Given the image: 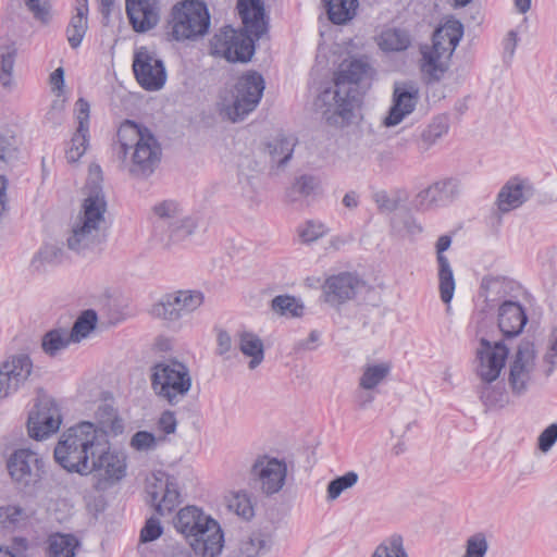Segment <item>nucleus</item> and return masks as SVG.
<instances>
[{
    "instance_id": "680f3d73",
    "label": "nucleus",
    "mask_w": 557,
    "mask_h": 557,
    "mask_svg": "<svg viewBox=\"0 0 557 557\" xmlns=\"http://www.w3.org/2000/svg\"><path fill=\"white\" fill-rule=\"evenodd\" d=\"M539 448L543 453H547L557 442V423L547 426L539 436Z\"/></svg>"
},
{
    "instance_id": "ea45409f",
    "label": "nucleus",
    "mask_w": 557,
    "mask_h": 557,
    "mask_svg": "<svg viewBox=\"0 0 557 557\" xmlns=\"http://www.w3.org/2000/svg\"><path fill=\"white\" fill-rule=\"evenodd\" d=\"M96 418L99 424L97 429L103 430L107 436L108 433H112L113 435L123 433V420L119 417L117 411L112 405L101 404L96 411Z\"/></svg>"
},
{
    "instance_id": "4d7b16f0",
    "label": "nucleus",
    "mask_w": 557,
    "mask_h": 557,
    "mask_svg": "<svg viewBox=\"0 0 557 557\" xmlns=\"http://www.w3.org/2000/svg\"><path fill=\"white\" fill-rule=\"evenodd\" d=\"M327 232L326 226L317 221H308L299 231V236L305 243H312L324 236Z\"/></svg>"
},
{
    "instance_id": "f03ea898",
    "label": "nucleus",
    "mask_w": 557,
    "mask_h": 557,
    "mask_svg": "<svg viewBox=\"0 0 557 557\" xmlns=\"http://www.w3.org/2000/svg\"><path fill=\"white\" fill-rule=\"evenodd\" d=\"M374 69L366 58L344 61L334 78V88L323 90L317 100V107H325L323 112L329 124H337L350 119L356 88L354 86L367 83L370 85Z\"/></svg>"
},
{
    "instance_id": "4468645a",
    "label": "nucleus",
    "mask_w": 557,
    "mask_h": 557,
    "mask_svg": "<svg viewBox=\"0 0 557 557\" xmlns=\"http://www.w3.org/2000/svg\"><path fill=\"white\" fill-rule=\"evenodd\" d=\"M133 71L137 83L148 91L160 90L166 82L163 61L147 47H139L135 50Z\"/></svg>"
},
{
    "instance_id": "2f4dec72",
    "label": "nucleus",
    "mask_w": 557,
    "mask_h": 557,
    "mask_svg": "<svg viewBox=\"0 0 557 557\" xmlns=\"http://www.w3.org/2000/svg\"><path fill=\"white\" fill-rule=\"evenodd\" d=\"M392 363L389 361L370 362L367 361L361 368L359 387L363 391H373L381 385L389 375Z\"/></svg>"
},
{
    "instance_id": "bb28decb",
    "label": "nucleus",
    "mask_w": 557,
    "mask_h": 557,
    "mask_svg": "<svg viewBox=\"0 0 557 557\" xmlns=\"http://www.w3.org/2000/svg\"><path fill=\"white\" fill-rule=\"evenodd\" d=\"M528 322L525 309L518 300H508L497 309V325L504 337H516Z\"/></svg>"
},
{
    "instance_id": "9b49d317",
    "label": "nucleus",
    "mask_w": 557,
    "mask_h": 557,
    "mask_svg": "<svg viewBox=\"0 0 557 557\" xmlns=\"http://www.w3.org/2000/svg\"><path fill=\"white\" fill-rule=\"evenodd\" d=\"M90 473H96L95 488L106 491L126 474V456L119 450L111 449L108 436L104 444L95 450V455L88 461Z\"/></svg>"
},
{
    "instance_id": "412c9836",
    "label": "nucleus",
    "mask_w": 557,
    "mask_h": 557,
    "mask_svg": "<svg viewBox=\"0 0 557 557\" xmlns=\"http://www.w3.org/2000/svg\"><path fill=\"white\" fill-rule=\"evenodd\" d=\"M196 556L216 557L224 546V534L216 520L210 516L190 537L186 539Z\"/></svg>"
},
{
    "instance_id": "a18cd8bd",
    "label": "nucleus",
    "mask_w": 557,
    "mask_h": 557,
    "mask_svg": "<svg viewBox=\"0 0 557 557\" xmlns=\"http://www.w3.org/2000/svg\"><path fill=\"white\" fill-rule=\"evenodd\" d=\"M154 214L159 218L157 230H165L170 221H175L181 215V208L176 201L164 200L153 207Z\"/></svg>"
},
{
    "instance_id": "1a4fd4ad",
    "label": "nucleus",
    "mask_w": 557,
    "mask_h": 557,
    "mask_svg": "<svg viewBox=\"0 0 557 557\" xmlns=\"http://www.w3.org/2000/svg\"><path fill=\"white\" fill-rule=\"evenodd\" d=\"M210 27V14L202 0H184L171 9L166 29L173 40H195Z\"/></svg>"
},
{
    "instance_id": "0e129e2a",
    "label": "nucleus",
    "mask_w": 557,
    "mask_h": 557,
    "mask_svg": "<svg viewBox=\"0 0 557 557\" xmlns=\"http://www.w3.org/2000/svg\"><path fill=\"white\" fill-rule=\"evenodd\" d=\"M24 515V509L17 505L0 506V523L9 521L17 522Z\"/></svg>"
},
{
    "instance_id": "5fc2aeb1",
    "label": "nucleus",
    "mask_w": 557,
    "mask_h": 557,
    "mask_svg": "<svg viewBox=\"0 0 557 557\" xmlns=\"http://www.w3.org/2000/svg\"><path fill=\"white\" fill-rule=\"evenodd\" d=\"M487 549L486 536L483 533H475L467 540L466 553L462 557H484Z\"/></svg>"
},
{
    "instance_id": "774afa93",
    "label": "nucleus",
    "mask_w": 557,
    "mask_h": 557,
    "mask_svg": "<svg viewBox=\"0 0 557 557\" xmlns=\"http://www.w3.org/2000/svg\"><path fill=\"white\" fill-rule=\"evenodd\" d=\"M7 549L15 557H26L25 553L28 549V541L25 537H14L11 546Z\"/></svg>"
},
{
    "instance_id": "3c124183",
    "label": "nucleus",
    "mask_w": 557,
    "mask_h": 557,
    "mask_svg": "<svg viewBox=\"0 0 557 557\" xmlns=\"http://www.w3.org/2000/svg\"><path fill=\"white\" fill-rule=\"evenodd\" d=\"M377 209L382 213H392L396 211L401 202L398 190L388 193L386 190H377L372 196Z\"/></svg>"
},
{
    "instance_id": "c03bdc74",
    "label": "nucleus",
    "mask_w": 557,
    "mask_h": 557,
    "mask_svg": "<svg viewBox=\"0 0 557 557\" xmlns=\"http://www.w3.org/2000/svg\"><path fill=\"white\" fill-rule=\"evenodd\" d=\"M64 251L55 244H46L35 255L32 264L36 270H41L45 265H54L62 262Z\"/></svg>"
},
{
    "instance_id": "473e14b6",
    "label": "nucleus",
    "mask_w": 557,
    "mask_h": 557,
    "mask_svg": "<svg viewBox=\"0 0 557 557\" xmlns=\"http://www.w3.org/2000/svg\"><path fill=\"white\" fill-rule=\"evenodd\" d=\"M198 227V220L190 215H180L175 221H170L166 227V237L161 239L166 245L180 244L189 238Z\"/></svg>"
},
{
    "instance_id": "052dcab7",
    "label": "nucleus",
    "mask_w": 557,
    "mask_h": 557,
    "mask_svg": "<svg viewBox=\"0 0 557 557\" xmlns=\"http://www.w3.org/2000/svg\"><path fill=\"white\" fill-rule=\"evenodd\" d=\"M318 187L319 181L312 175H301L294 184L295 190L305 197L313 194Z\"/></svg>"
},
{
    "instance_id": "f704fd0d",
    "label": "nucleus",
    "mask_w": 557,
    "mask_h": 557,
    "mask_svg": "<svg viewBox=\"0 0 557 557\" xmlns=\"http://www.w3.org/2000/svg\"><path fill=\"white\" fill-rule=\"evenodd\" d=\"M208 517L201 509L195 506H187L177 512L174 519V527L177 532L184 534L187 539L202 525L203 519Z\"/></svg>"
},
{
    "instance_id": "c756f323",
    "label": "nucleus",
    "mask_w": 557,
    "mask_h": 557,
    "mask_svg": "<svg viewBox=\"0 0 557 557\" xmlns=\"http://www.w3.org/2000/svg\"><path fill=\"white\" fill-rule=\"evenodd\" d=\"M274 545V536L270 531L256 530L242 539L231 557H263Z\"/></svg>"
},
{
    "instance_id": "f8f14e48",
    "label": "nucleus",
    "mask_w": 557,
    "mask_h": 557,
    "mask_svg": "<svg viewBox=\"0 0 557 557\" xmlns=\"http://www.w3.org/2000/svg\"><path fill=\"white\" fill-rule=\"evenodd\" d=\"M205 301V295L196 289H181L165 294L152 308V313L175 322L196 311Z\"/></svg>"
},
{
    "instance_id": "4c0bfd02",
    "label": "nucleus",
    "mask_w": 557,
    "mask_h": 557,
    "mask_svg": "<svg viewBox=\"0 0 557 557\" xmlns=\"http://www.w3.org/2000/svg\"><path fill=\"white\" fill-rule=\"evenodd\" d=\"M332 23L342 25L356 15L358 0H321Z\"/></svg>"
},
{
    "instance_id": "7ed1b4c3",
    "label": "nucleus",
    "mask_w": 557,
    "mask_h": 557,
    "mask_svg": "<svg viewBox=\"0 0 557 557\" xmlns=\"http://www.w3.org/2000/svg\"><path fill=\"white\" fill-rule=\"evenodd\" d=\"M114 150L128 174L148 178L161 162L162 148L152 132L134 121L125 120L117 129Z\"/></svg>"
},
{
    "instance_id": "20e7f679",
    "label": "nucleus",
    "mask_w": 557,
    "mask_h": 557,
    "mask_svg": "<svg viewBox=\"0 0 557 557\" xmlns=\"http://www.w3.org/2000/svg\"><path fill=\"white\" fill-rule=\"evenodd\" d=\"M106 432L88 421H83L65 430L54 447L53 456L58 465L71 473L90 474L88 461L95 450L104 444Z\"/></svg>"
},
{
    "instance_id": "6e6552de",
    "label": "nucleus",
    "mask_w": 557,
    "mask_h": 557,
    "mask_svg": "<svg viewBox=\"0 0 557 557\" xmlns=\"http://www.w3.org/2000/svg\"><path fill=\"white\" fill-rule=\"evenodd\" d=\"M264 88L263 76L257 71H247L221 98L220 114L233 123L243 121L258 107Z\"/></svg>"
},
{
    "instance_id": "6ab92c4d",
    "label": "nucleus",
    "mask_w": 557,
    "mask_h": 557,
    "mask_svg": "<svg viewBox=\"0 0 557 557\" xmlns=\"http://www.w3.org/2000/svg\"><path fill=\"white\" fill-rule=\"evenodd\" d=\"M458 194V182L455 178H443L421 189L412 202L418 211L425 212L448 206Z\"/></svg>"
},
{
    "instance_id": "a19ab883",
    "label": "nucleus",
    "mask_w": 557,
    "mask_h": 557,
    "mask_svg": "<svg viewBox=\"0 0 557 557\" xmlns=\"http://www.w3.org/2000/svg\"><path fill=\"white\" fill-rule=\"evenodd\" d=\"M71 343L70 333L65 329H53L48 331L41 338V348L50 357L57 356Z\"/></svg>"
},
{
    "instance_id": "e2e57ef3",
    "label": "nucleus",
    "mask_w": 557,
    "mask_h": 557,
    "mask_svg": "<svg viewBox=\"0 0 557 557\" xmlns=\"http://www.w3.org/2000/svg\"><path fill=\"white\" fill-rule=\"evenodd\" d=\"M158 428L164 434H172L176 431L177 420L175 413L170 410H165L161 413L158 420Z\"/></svg>"
},
{
    "instance_id": "37998d69",
    "label": "nucleus",
    "mask_w": 557,
    "mask_h": 557,
    "mask_svg": "<svg viewBox=\"0 0 557 557\" xmlns=\"http://www.w3.org/2000/svg\"><path fill=\"white\" fill-rule=\"evenodd\" d=\"M408 32L400 28H392L382 33L380 46L385 51H403L410 46Z\"/></svg>"
},
{
    "instance_id": "cd10ccee",
    "label": "nucleus",
    "mask_w": 557,
    "mask_h": 557,
    "mask_svg": "<svg viewBox=\"0 0 557 557\" xmlns=\"http://www.w3.org/2000/svg\"><path fill=\"white\" fill-rule=\"evenodd\" d=\"M450 245L451 237L449 235L440 236L435 245L438 263L440 295L444 304L451 301L456 286L453 269L447 257L444 255Z\"/></svg>"
},
{
    "instance_id": "4be33fe9",
    "label": "nucleus",
    "mask_w": 557,
    "mask_h": 557,
    "mask_svg": "<svg viewBox=\"0 0 557 557\" xmlns=\"http://www.w3.org/2000/svg\"><path fill=\"white\" fill-rule=\"evenodd\" d=\"M364 286V282L350 272H342L327 277L322 286L324 300L333 307H338L356 297Z\"/></svg>"
},
{
    "instance_id": "ddd939ff",
    "label": "nucleus",
    "mask_w": 557,
    "mask_h": 557,
    "mask_svg": "<svg viewBox=\"0 0 557 557\" xmlns=\"http://www.w3.org/2000/svg\"><path fill=\"white\" fill-rule=\"evenodd\" d=\"M62 423L61 409L50 396H40L29 412L27 420L28 434L41 441L58 432Z\"/></svg>"
},
{
    "instance_id": "8fccbe9b",
    "label": "nucleus",
    "mask_w": 557,
    "mask_h": 557,
    "mask_svg": "<svg viewBox=\"0 0 557 557\" xmlns=\"http://www.w3.org/2000/svg\"><path fill=\"white\" fill-rule=\"evenodd\" d=\"M15 58L16 48L14 46H9L0 52V83L3 87H10L12 84Z\"/></svg>"
},
{
    "instance_id": "49530a36",
    "label": "nucleus",
    "mask_w": 557,
    "mask_h": 557,
    "mask_svg": "<svg viewBox=\"0 0 557 557\" xmlns=\"http://www.w3.org/2000/svg\"><path fill=\"white\" fill-rule=\"evenodd\" d=\"M371 557H409L404 548L403 537L394 534L384 540L374 550Z\"/></svg>"
},
{
    "instance_id": "a878e982",
    "label": "nucleus",
    "mask_w": 557,
    "mask_h": 557,
    "mask_svg": "<svg viewBox=\"0 0 557 557\" xmlns=\"http://www.w3.org/2000/svg\"><path fill=\"white\" fill-rule=\"evenodd\" d=\"M77 129L72 137V145L66 151L69 162L78 161L86 152L89 145V112L90 106L87 100L79 98L75 103Z\"/></svg>"
},
{
    "instance_id": "5701e85b",
    "label": "nucleus",
    "mask_w": 557,
    "mask_h": 557,
    "mask_svg": "<svg viewBox=\"0 0 557 557\" xmlns=\"http://www.w3.org/2000/svg\"><path fill=\"white\" fill-rule=\"evenodd\" d=\"M147 494L156 511L164 516L171 512L180 504L177 484L165 473L153 475L147 484Z\"/></svg>"
},
{
    "instance_id": "dca6fc26",
    "label": "nucleus",
    "mask_w": 557,
    "mask_h": 557,
    "mask_svg": "<svg viewBox=\"0 0 557 557\" xmlns=\"http://www.w3.org/2000/svg\"><path fill=\"white\" fill-rule=\"evenodd\" d=\"M44 465V459L27 448L16 449L7 461L11 479L24 487L34 486L41 480Z\"/></svg>"
},
{
    "instance_id": "393cba45",
    "label": "nucleus",
    "mask_w": 557,
    "mask_h": 557,
    "mask_svg": "<svg viewBox=\"0 0 557 557\" xmlns=\"http://www.w3.org/2000/svg\"><path fill=\"white\" fill-rule=\"evenodd\" d=\"M520 288L518 282L506 276H485L481 282L482 295L490 307L499 308L504 301L516 300Z\"/></svg>"
},
{
    "instance_id": "aec40b11",
    "label": "nucleus",
    "mask_w": 557,
    "mask_h": 557,
    "mask_svg": "<svg viewBox=\"0 0 557 557\" xmlns=\"http://www.w3.org/2000/svg\"><path fill=\"white\" fill-rule=\"evenodd\" d=\"M419 101V88L412 82H396L393 86L392 106L383 120L386 127H393L411 114Z\"/></svg>"
},
{
    "instance_id": "69168bd1",
    "label": "nucleus",
    "mask_w": 557,
    "mask_h": 557,
    "mask_svg": "<svg viewBox=\"0 0 557 557\" xmlns=\"http://www.w3.org/2000/svg\"><path fill=\"white\" fill-rule=\"evenodd\" d=\"M320 339V333L315 330L311 331L309 336L305 339L298 341L295 346V352L306 351V350H314L318 347V342Z\"/></svg>"
},
{
    "instance_id": "423d86ee",
    "label": "nucleus",
    "mask_w": 557,
    "mask_h": 557,
    "mask_svg": "<svg viewBox=\"0 0 557 557\" xmlns=\"http://www.w3.org/2000/svg\"><path fill=\"white\" fill-rule=\"evenodd\" d=\"M509 349L503 342H490L482 337L476 349L475 373L481 380L478 386L480 399L486 407H494L503 401V391L492 385L505 367Z\"/></svg>"
},
{
    "instance_id": "9d476101",
    "label": "nucleus",
    "mask_w": 557,
    "mask_h": 557,
    "mask_svg": "<svg viewBox=\"0 0 557 557\" xmlns=\"http://www.w3.org/2000/svg\"><path fill=\"white\" fill-rule=\"evenodd\" d=\"M151 387L170 405H176L191 388V376L187 366L175 359L156 363L151 368Z\"/></svg>"
},
{
    "instance_id": "bf43d9fd",
    "label": "nucleus",
    "mask_w": 557,
    "mask_h": 557,
    "mask_svg": "<svg viewBox=\"0 0 557 557\" xmlns=\"http://www.w3.org/2000/svg\"><path fill=\"white\" fill-rule=\"evenodd\" d=\"M163 533V528L159 519L150 517L146 520L145 525L140 531V541L143 543H149L156 541Z\"/></svg>"
},
{
    "instance_id": "a211bd4d",
    "label": "nucleus",
    "mask_w": 557,
    "mask_h": 557,
    "mask_svg": "<svg viewBox=\"0 0 557 557\" xmlns=\"http://www.w3.org/2000/svg\"><path fill=\"white\" fill-rule=\"evenodd\" d=\"M256 485L262 494L272 496L282 491L287 478V465L274 457L261 456L251 468Z\"/></svg>"
},
{
    "instance_id": "de8ad7c7",
    "label": "nucleus",
    "mask_w": 557,
    "mask_h": 557,
    "mask_svg": "<svg viewBox=\"0 0 557 557\" xmlns=\"http://www.w3.org/2000/svg\"><path fill=\"white\" fill-rule=\"evenodd\" d=\"M272 310L282 315L295 318L302 314L304 306L293 296L278 295L272 300Z\"/></svg>"
},
{
    "instance_id": "b1692460",
    "label": "nucleus",
    "mask_w": 557,
    "mask_h": 557,
    "mask_svg": "<svg viewBox=\"0 0 557 557\" xmlns=\"http://www.w3.org/2000/svg\"><path fill=\"white\" fill-rule=\"evenodd\" d=\"M126 15L134 32L143 34L160 21V0H125Z\"/></svg>"
},
{
    "instance_id": "f257e3e1",
    "label": "nucleus",
    "mask_w": 557,
    "mask_h": 557,
    "mask_svg": "<svg viewBox=\"0 0 557 557\" xmlns=\"http://www.w3.org/2000/svg\"><path fill=\"white\" fill-rule=\"evenodd\" d=\"M244 29L223 27L210 41L211 52L228 62L246 63L255 53V41L267 32L262 0H238Z\"/></svg>"
},
{
    "instance_id": "864d4df0",
    "label": "nucleus",
    "mask_w": 557,
    "mask_h": 557,
    "mask_svg": "<svg viewBox=\"0 0 557 557\" xmlns=\"http://www.w3.org/2000/svg\"><path fill=\"white\" fill-rule=\"evenodd\" d=\"M27 10L34 18L48 24L51 21V4L49 0H24Z\"/></svg>"
},
{
    "instance_id": "603ef678",
    "label": "nucleus",
    "mask_w": 557,
    "mask_h": 557,
    "mask_svg": "<svg viewBox=\"0 0 557 557\" xmlns=\"http://www.w3.org/2000/svg\"><path fill=\"white\" fill-rule=\"evenodd\" d=\"M230 510L244 519H250L253 516V507L246 493H236L228 500Z\"/></svg>"
},
{
    "instance_id": "72a5a7b5",
    "label": "nucleus",
    "mask_w": 557,
    "mask_h": 557,
    "mask_svg": "<svg viewBox=\"0 0 557 557\" xmlns=\"http://www.w3.org/2000/svg\"><path fill=\"white\" fill-rule=\"evenodd\" d=\"M449 129L448 119L444 115L435 116L431 123L421 131L417 139V148L420 152H426Z\"/></svg>"
},
{
    "instance_id": "2eb2a0df",
    "label": "nucleus",
    "mask_w": 557,
    "mask_h": 557,
    "mask_svg": "<svg viewBox=\"0 0 557 557\" xmlns=\"http://www.w3.org/2000/svg\"><path fill=\"white\" fill-rule=\"evenodd\" d=\"M535 371V349L530 342H523L509 363L508 384L511 393L521 396L533 382Z\"/></svg>"
},
{
    "instance_id": "7c9ffc66",
    "label": "nucleus",
    "mask_w": 557,
    "mask_h": 557,
    "mask_svg": "<svg viewBox=\"0 0 557 557\" xmlns=\"http://www.w3.org/2000/svg\"><path fill=\"white\" fill-rule=\"evenodd\" d=\"M88 3L87 0H77L76 14H74L66 27V37L71 48L81 46L88 29Z\"/></svg>"
},
{
    "instance_id": "338daca9",
    "label": "nucleus",
    "mask_w": 557,
    "mask_h": 557,
    "mask_svg": "<svg viewBox=\"0 0 557 557\" xmlns=\"http://www.w3.org/2000/svg\"><path fill=\"white\" fill-rule=\"evenodd\" d=\"M216 352L225 356L232 349V337L225 330H219L216 335Z\"/></svg>"
},
{
    "instance_id": "c85d7f7f",
    "label": "nucleus",
    "mask_w": 557,
    "mask_h": 557,
    "mask_svg": "<svg viewBox=\"0 0 557 557\" xmlns=\"http://www.w3.org/2000/svg\"><path fill=\"white\" fill-rule=\"evenodd\" d=\"M531 196L532 187L528 182L511 178L500 188L496 206L500 213H508L521 207Z\"/></svg>"
},
{
    "instance_id": "c9c22d12",
    "label": "nucleus",
    "mask_w": 557,
    "mask_h": 557,
    "mask_svg": "<svg viewBox=\"0 0 557 557\" xmlns=\"http://www.w3.org/2000/svg\"><path fill=\"white\" fill-rule=\"evenodd\" d=\"M297 139L294 136L278 135L267 144L271 161L278 168L284 166L292 158Z\"/></svg>"
},
{
    "instance_id": "f3484780",
    "label": "nucleus",
    "mask_w": 557,
    "mask_h": 557,
    "mask_svg": "<svg viewBox=\"0 0 557 557\" xmlns=\"http://www.w3.org/2000/svg\"><path fill=\"white\" fill-rule=\"evenodd\" d=\"M32 372L33 361L28 355H14L2 361L0 363V399L24 388Z\"/></svg>"
},
{
    "instance_id": "e433bc0d",
    "label": "nucleus",
    "mask_w": 557,
    "mask_h": 557,
    "mask_svg": "<svg viewBox=\"0 0 557 557\" xmlns=\"http://www.w3.org/2000/svg\"><path fill=\"white\" fill-rule=\"evenodd\" d=\"M239 349L250 358L249 369H256L264 359V347L261 338L251 332L239 333Z\"/></svg>"
},
{
    "instance_id": "58836bf2",
    "label": "nucleus",
    "mask_w": 557,
    "mask_h": 557,
    "mask_svg": "<svg viewBox=\"0 0 557 557\" xmlns=\"http://www.w3.org/2000/svg\"><path fill=\"white\" fill-rule=\"evenodd\" d=\"M79 546L78 540L72 534L54 533L48 539V557H75Z\"/></svg>"
},
{
    "instance_id": "39448f33",
    "label": "nucleus",
    "mask_w": 557,
    "mask_h": 557,
    "mask_svg": "<svg viewBox=\"0 0 557 557\" xmlns=\"http://www.w3.org/2000/svg\"><path fill=\"white\" fill-rule=\"evenodd\" d=\"M107 200L101 189L92 190L85 199L82 211L66 239L67 247L84 253L100 245L104 239Z\"/></svg>"
},
{
    "instance_id": "09e8293b",
    "label": "nucleus",
    "mask_w": 557,
    "mask_h": 557,
    "mask_svg": "<svg viewBox=\"0 0 557 557\" xmlns=\"http://www.w3.org/2000/svg\"><path fill=\"white\" fill-rule=\"evenodd\" d=\"M359 475L355 471H348L345 474L335 478L327 484L326 493L329 500H335L339 495L352 487L358 482Z\"/></svg>"
},
{
    "instance_id": "6e6d98bb",
    "label": "nucleus",
    "mask_w": 557,
    "mask_h": 557,
    "mask_svg": "<svg viewBox=\"0 0 557 557\" xmlns=\"http://www.w3.org/2000/svg\"><path fill=\"white\" fill-rule=\"evenodd\" d=\"M129 445L138 451L152 450L158 445V438L148 431H137L131 438Z\"/></svg>"
},
{
    "instance_id": "79ce46f5",
    "label": "nucleus",
    "mask_w": 557,
    "mask_h": 557,
    "mask_svg": "<svg viewBox=\"0 0 557 557\" xmlns=\"http://www.w3.org/2000/svg\"><path fill=\"white\" fill-rule=\"evenodd\" d=\"M98 317L95 310L87 309L83 311L73 324L70 332V338L73 343H78L86 338L96 327Z\"/></svg>"
},
{
    "instance_id": "13d9d810",
    "label": "nucleus",
    "mask_w": 557,
    "mask_h": 557,
    "mask_svg": "<svg viewBox=\"0 0 557 557\" xmlns=\"http://www.w3.org/2000/svg\"><path fill=\"white\" fill-rule=\"evenodd\" d=\"M544 363L547 364L545 375L548 377L557 367V326L553 329L549 335L548 348L544 356Z\"/></svg>"
},
{
    "instance_id": "0eeeda50",
    "label": "nucleus",
    "mask_w": 557,
    "mask_h": 557,
    "mask_svg": "<svg viewBox=\"0 0 557 557\" xmlns=\"http://www.w3.org/2000/svg\"><path fill=\"white\" fill-rule=\"evenodd\" d=\"M463 35V26L459 21H447L435 29L432 46L421 48V71L430 79L438 82L447 72L448 61Z\"/></svg>"
}]
</instances>
